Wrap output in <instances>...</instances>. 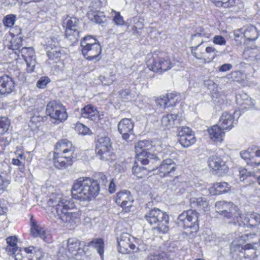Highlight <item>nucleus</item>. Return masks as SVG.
<instances>
[{"instance_id":"14","label":"nucleus","mask_w":260,"mask_h":260,"mask_svg":"<svg viewBox=\"0 0 260 260\" xmlns=\"http://www.w3.org/2000/svg\"><path fill=\"white\" fill-rule=\"evenodd\" d=\"M131 239L130 235L126 233L121 234L117 238L118 249L120 253L126 254L131 250H135L136 246L131 242Z\"/></svg>"},{"instance_id":"59","label":"nucleus","mask_w":260,"mask_h":260,"mask_svg":"<svg viewBox=\"0 0 260 260\" xmlns=\"http://www.w3.org/2000/svg\"><path fill=\"white\" fill-rule=\"evenodd\" d=\"M232 68V65L230 63H225L222 64V66L219 67L218 71L219 72H226L228 71H230Z\"/></svg>"},{"instance_id":"39","label":"nucleus","mask_w":260,"mask_h":260,"mask_svg":"<svg viewBox=\"0 0 260 260\" xmlns=\"http://www.w3.org/2000/svg\"><path fill=\"white\" fill-rule=\"evenodd\" d=\"M216 6L227 8L233 6L235 0H211Z\"/></svg>"},{"instance_id":"24","label":"nucleus","mask_w":260,"mask_h":260,"mask_svg":"<svg viewBox=\"0 0 260 260\" xmlns=\"http://www.w3.org/2000/svg\"><path fill=\"white\" fill-rule=\"evenodd\" d=\"M234 117L233 114L224 112L221 116L219 124L222 129L230 130L233 127Z\"/></svg>"},{"instance_id":"9","label":"nucleus","mask_w":260,"mask_h":260,"mask_svg":"<svg viewBox=\"0 0 260 260\" xmlns=\"http://www.w3.org/2000/svg\"><path fill=\"white\" fill-rule=\"evenodd\" d=\"M112 144L108 137H101L96 142L95 151L100 159L103 160H113L115 154L111 151Z\"/></svg>"},{"instance_id":"37","label":"nucleus","mask_w":260,"mask_h":260,"mask_svg":"<svg viewBox=\"0 0 260 260\" xmlns=\"http://www.w3.org/2000/svg\"><path fill=\"white\" fill-rule=\"evenodd\" d=\"M167 99L169 106L172 107L175 105L177 102L178 101L180 95L178 94L176 92L168 93L165 95Z\"/></svg>"},{"instance_id":"62","label":"nucleus","mask_w":260,"mask_h":260,"mask_svg":"<svg viewBox=\"0 0 260 260\" xmlns=\"http://www.w3.org/2000/svg\"><path fill=\"white\" fill-rule=\"evenodd\" d=\"M244 31V27L240 29L236 30L234 32V36L237 38L244 37V34L243 32Z\"/></svg>"},{"instance_id":"1","label":"nucleus","mask_w":260,"mask_h":260,"mask_svg":"<svg viewBox=\"0 0 260 260\" xmlns=\"http://www.w3.org/2000/svg\"><path fill=\"white\" fill-rule=\"evenodd\" d=\"M137 153V160L143 165H149L148 171L158 170L161 177L172 176L176 171V165L172 158H166L161 161L164 154H167L168 148L159 140H142L135 146Z\"/></svg>"},{"instance_id":"55","label":"nucleus","mask_w":260,"mask_h":260,"mask_svg":"<svg viewBox=\"0 0 260 260\" xmlns=\"http://www.w3.org/2000/svg\"><path fill=\"white\" fill-rule=\"evenodd\" d=\"M12 164L13 165L20 167L21 172H23L22 170L24 169L25 162H24L23 160H20L18 158H15L13 157L12 159Z\"/></svg>"},{"instance_id":"17","label":"nucleus","mask_w":260,"mask_h":260,"mask_svg":"<svg viewBox=\"0 0 260 260\" xmlns=\"http://www.w3.org/2000/svg\"><path fill=\"white\" fill-rule=\"evenodd\" d=\"M224 217L230 219V222L235 224H237L240 226L245 225V222H247L246 219H243L244 215L242 214L239 208L235 205H234V207H232V208L228 211V214H224Z\"/></svg>"},{"instance_id":"4","label":"nucleus","mask_w":260,"mask_h":260,"mask_svg":"<svg viewBox=\"0 0 260 260\" xmlns=\"http://www.w3.org/2000/svg\"><path fill=\"white\" fill-rule=\"evenodd\" d=\"M55 150L52 159L56 168L63 169L72 164L75 147L71 142L67 139L58 141L55 145Z\"/></svg>"},{"instance_id":"23","label":"nucleus","mask_w":260,"mask_h":260,"mask_svg":"<svg viewBox=\"0 0 260 260\" xmlns=\"http://www.w3.org/2000/svg\"><path fill=\"white\" fill-rule=\"evenodd\" d=\"M224 129L220 125H214L208 129V133L211 140L215 144H220L224 136Z\"/></svg>"},{"instance_id":"10","label":"nucleus","mask_w":260,"mask_h":260,"mask_svg":"<svg viewBox=\"0 0 260 260\" xmlns=\"http://www.w3.org/2000/svg\"><path fill=\"white\" fill-rule=\"evenodd\" d=\"M46 113L51 118L59 122L65 121L68 117L64 106L56 101H50L46 107Z\"/></svg>"},{"instance_id":"45","label":"nucleus","mask_w":260,"mask_h":260,"mask_svg":"<svg viewBox=\"0 0 260 260\" xmlns=\"http://www.w3.org/2000/svg\"><path fill=\"white\" fill-rule=\"evenodd\" d=\"M24 60L27 64V72L28 73L33 72L36 64V61L35 58H26Z\"/></svg>"},{"instance_id":"44","label":"nucleus","mask_w":260,"mask_h":260,"mask_svg":"<svg viewBox=\"0 0 260 260\" xmlns=\"http://www.w3.org/2000/svg\"><path fill=\"white\" fill-rule=\"evenodd\" d=\"M240 155L241 157L246 161L248 165L251 166V167H253L252 164L250 163L249 161H251L252 159L255 160V157L251 156L248 151H242L240 152Z\"/></svg>"},{"instance_id":"13","label":"nucleus","mask_w":260,"mask_h":260,"mask_svg":"<svg viewBox=\"0 0 260 260\" xmlns=\"http://www.w3.org/2000/svg\"><path fill=\"white\" fill-rule=\"evenodd\" d=\"M180 144L184 147H188L194 144L196 139L191 129L188 127H182L179 132Z\"/></svg>"},{"instance_id":"16","label":"nucleus","mask_w":260,"mask_h":260,"mask_svg":"<svg viewBox=\"0 0 260 260\" xmlns=\"http://www.w3.org/2000/svg\"><path fill=\"white\" fill-rule=\"evenodd\" d=\"M148 66L150 70L158 73L167 71L172 68L170 60L167 57H161L154 58L151 65Z\"/></svg>"},{"instance_id":"46","label":"nucleus","mask_w":260,"mask_h":260,"mask_svg":"<svg viewBox=\"0 0 260 260\" xmlns=\"http://www.w3.org/2000/svg\"><path fill=\"white\" fill-rule=\"evenodd\" d=\"M77 131L83 135H88L90 133V129L82 123H78L76 126Z\"/></svg>"},{"instance_id":"11","label":"nucleus","mask_w":260,"mask_h":260,"mask_svg":"<svg viewBox=\"0 0 260 260\" xmlns=\"http://www.w3.org/2000/svg\"><path fill=\"white\" fill-rule=\"evenodd\" d=\"M78 23L79 19L75 17H67L63 22L66 28V37L72 43L76 42L80 37L79 32L77 29Z\"/></svg>"},{"instance_id":"38","label":"nucleus","mask_w":260,"mask_h":260,"mask_svg":"<svg viewBox=\"0 0 260 260\" xmlns=\"http://www.w3.org/2000/svg\"><path fill=\"white\" fill-rule=\"evenodd\" d=\"M10 124V122L7 118L0 117V135L5 134L8 131Z\"/></svg>"},{"instance_id":"47","label":"nucleus","mask_w":260,"mask_h":260,"mask_svg":"<svg viewBox=\"0 0 260 260\" xmlns=\"http://www.w3.org/2000/svg\"><path fill=\"white\" fill-rule=\"evenodd\" d=\"M10 183V180L9 178L0 174V189H6Z\"/></svg>"},{"instance_id":"5","label":"nucleus","mask_w":260,"mask_h":260,"mask_svg":"<svg viewBox=\"0 0 260 260\" xmlns=\"http://www.w3.org/2000/svg\"><path fill=\"white\" fill-rule=\"evenodd\" d=\"M84 242L72 238L63 241L58 250V258L60 260H69L76 258L78 254L84 252V249L81 246H84Z\"/></svg>"},{"instance_id":"57","label":"nucleus","mask_w":260,"mask_h":260,"mask_svg":"<svg viewBox=\"0 0 260 260\" xmlns=\"http://www.w3.org/2000/svg\"><path fill=\"white\" fill-rule=\"evenodd\" d=\"M242 74L240 71H236L232 72L229 76V78L232 79L233 80H238L242 76Z\"/></svg>"},{"instance_id":"53","label":"nucleus","mask_w":260,"mask_h":260,"mask_svg":"<svg viewBox=\"0 0 260 260\" xmlns=\"http://www.w3.org/2000/svg\"><path fill=\"white\" fill-rule=\"evenodd\" d=\"M105 19V17L103 16V15L101 13H97L93 15V17L91 18V20L95 22L96 23L101 24L103 23L104 20Z\"/></svg>"},{"instance_id":"60","label":"nucleus","mask_w":260,"mask_h":260,"mask_svg":"<svg viewBox=\"0 0 260 260\" xmlns=\"http://www.w3.org/2000/svg\"><path fill=\"white\" fill-rule=\"evenodd\" d=\"M100 79L104 85H109L111 84L113 80V79L109 77H105V76H101Z\"/></svg>"},{"instance_id":"40","label":"nucleus","mask_w":260,"mask_h":260,"mask_svg":"<svg viewBox=\"0 0 260 260\" xmlns=\"http://www.w3.org/2000/svg\"><path fill=\"white\" fill-rule=\"evenodd\" d=\"M114 13L113 21L114 23L118 26H123L125 24V22L123 17L120 15V12L112 10Z\"/></svg>"},{"instance_id":"3","label":"nucleus","mask_w":260,"mask_h":260,"mask_svg":"<svg viewBox=\"0 0 260 260\" xmlns=\"http://www.w3.org/2000/svg\"><path fill=\"white\" fill-rule=\"evenodd\" d=\"M100 191L99 183L90 178H79L73 185L72 192L73 196L83 201H90L94 199Z\"/></svg>"},{"instance_id":"31","label":"nucleus","mask_w":260,"mask_h":260,"mask_svg":"<svg viewBox=\"0 0 260 260\" xmlns=\"http://www.w3.org/2000/svg\"><path fill=\"white\" fill-rule=\"evenodd\" d=\"M244 37L249 40H255L258 36L256 28L253 25L244 27Z\"/></svg>"},{"instance_id":"52","label":"nucleus","mask_w":260,"mask_h":260,"mask_svg":"<svg viewBox=\"0 0 260 260\" xmlns=\"http://www.w3.org/2000/svg\"><path fill=\"white\" fill-rule=\"evenodd\" d=\"M255 160H251L249 162L252 164L253 168H256L260 166V150H258L255 152Z\"/></svg>"},{"instance_id":"58","label":"nucleus","mask_w":260,"mask_h":260,"mask_svg":"<svg viewBox=\"0 0 260 260\" xmlns=\"http://www.w3.org/2000/svg\"><path fill=\"white\" fill-rule=\"evenodd\" d=\"M234 205H235L232 202H226L223 208L224 210L222 215L224 217V214H228V211H229L232 207H234Z\"/></svg>"},{"instance_id":"34","label":"nucleus","mask_w":260,"mask_h":260,"mask_svg":"<svg viewBox=\"0 0 260 260\" xmlns=\"http://www.w3.org/2000/svg\"><path fill=\"white\" fill-rule=\"evenodd\" d=\"M135 150L136 151V149H135ZM136 159L135 165L133 167L132 170H133V173L137 177H138V178H141L145 174L144 173H143V172L145 170H147L148 171V168L149 167V165H148V166L147 167V168L141 167L139 166L138 164L139 162L141 163L142 165H143L140 161H138V160H137V153L136 151Z\"/></svg>"},{"instance_id":"35","label":"nucleus","mask_w":260,"mask_h":260,"mask_svg":"<svg viewBox=\"0 0 260 260\" xmlns=\"http://www.w3.org/2000/svg\"><path fill=\"white\" fill-rule=\"evenodd\" d=\"M190 202L194 206H197L202 209H205L207 207L208 203L205 198L200 197L198 198H191Z\"/></svg>"},{"instance_id":"51","label":"nucleus","mask_w":260,"mask_h":260,"mask_svg":"<svg viewBox=\"0 0 260 260\" xmlns=\"http://www.w3.org/2000/svg\"><path fill=\"white\" fill-rule=\"evenodd\" d=\"M201 44L198 45L195 47L194 49L192 50V53L193 54L194 56L197 58L201 59L205 57L204 53H202L200 51V47Z\"/></svg>"},{"instance_id":"27","label":"nucleus","mask_w":260,"mask_h":260,"mask_svg":"<svg viewBox=\"0 0 260 260\" xmlns=\"http://www.w3.org/2000/svg\"><path fill=\"white\" fill-rule=\"evenodd\" d=\"M236 98L243 109H251L254 105L253 101L246 93L242 92L239 94Z\"/></svg>"},{"instance_id":"33","label":"nucleus","mask_w":260,"mask_h":260,"mask_svg":"<svg viewBox=\"0 0 260 260\" xmlns=\"http://www.w3.org/2000/svg\"><path fill=\"white\" fill-rule=\"evenodd\" d=\"M22 44V39L21 37L17 36H13L10 41L9 44H8V47L10 49L13 50H17L18 52H20V48Z\"/></svg>"},{"instance_id":"20","label":"nucleus","mask_w":260,"mask_h":260,"mask_svg":"<svg viewBox=\"0 0 260 260\" xmlns=\"http://www.w3.org/2000/svg\"><path fill=\"white\" fill-rule=\"evenodd\" d=\"M30 233L35 237H40L47 242L50 241V235L48 231L45 230L44 228L41 226L35 221L31 219Z\"/></svg>"},{"instance_id":"56","label":"nucleus","mask_w":260,"mask_h":260,"mask_svg":"<svg viewBox=\"0 0 260 260\" xmlns=\"http://www.w3.org/2000/svg\"><path fill=\"white\" fill-rule=\"evenodd\" d=\"M204 85L206 87H207L209 90H212V91H214V89L216 88V85L215 83L211 80H206L204 81Z\"/></svg>"},{"instance_id":"22","label":"nucleus","mask_w":260,"mask_h":260,"mask_svg":"<svg viewBox=\"0 0 260 260\" xmlns=\"http://www.w3.org/2000/svg\"><path fill=\"white\" fill-rule=\"evenodd\" d=\"M180 121V117L178 114H168L164 115L161 120L162 127L164 129H169L174 126H177Z\"/></svg>"},{"instance_id":"15","label":"nucleus","mask_w":260,"mask_h":260,"mask_svg":"<svg viewBox=\"0 0 260 260\" xmlns=\"http://www.w3.org/2000/svg\"><path fill=\"white\" fill-rule=\"evenodd\" d=\"M209 167L214 171H217L216 173L222 174L228 173L229 167L226 162L221 157L213 155L208 159Z\"/></svg>"},{"instance_id":"43","label":"nucleus","mask_w":260,"mask_h":260,"mask_svg":"<svg viewBox=\"0 0 260 260\" xmlns=\"http://www.w3.org/2000/svg\"><path fill=\"white\" fill-rule=\"evenodd\" d=\"M15 21V16L13 14H10L5 17L3 19V23L5 26L10 27L14 25Z\"/></svg>"},{"instance_id":"36","label":"nucleus","mask_w":260,"mask_h":260,"mask_svg":"<svg viewBox=\"0 0 260 260\" xmlns=\"http://www.w3.org/2000/svg\"><path fill=\"white\" fill-rule=\"evenodd\" d=\"M24 59L26 58H34L35 56V51L32 47H23L19 52Z\"/></svg>"},{"instance_id":"28","label":"nucleus","mask_w":260,"mask_h":260,"mask_svg":"<svg viewBox=\"0 0 260 260\" xmlns=\"http://www.w3.org/2000/svg\"><path fill=\"white\" fill-rule=\"evenodd\" d=\"M230 189V187L228 183L225 182H217L213 185V186L211 187L209 190L211 193L214 194H219L227 192Z\"/></svg>"},{"instance_id":"6","label":"nucleus","mask_w":260,"mask_h":260,"mask_svg":"<svg viewBox=\"0 0 260 260\" xmlns=\"http://www.w3.org/2000/svg\"><path fill=\"white\" fill-rule=\"evenodd\" d=\"M81 52L83 55L89 60H99L102 48L99 41L91 36H85L81 41Z\"/></svg>"},{"instance_id":"50","label":"nucleus","mask_w":260,"mask_h":260,"mask_svg":"<svg viewBox=\"0 0 260 260\" xmlns=\"http://www.w3.org/2000/svg\"><path fill=\"white\" fill-rule=\"evenodd\" d=\"M225 202L226 201H218L217 202L215 205L216 212L219 213L221 215L223 212V208L225 206Z\"/></svg>"},{"instance_id":"8","label":"nucleus","mask_w":260,"mask_h":260,"mask_svg":"<svg viewBox=\"0 0 260 260\" xmlns=\"http://www.w3.org/2000/svg\"><path fill=\"white\" fill-rule=\"evenodd\" d=\"M199 214L195 210H188L183 212L178 217V223L184 229H189V232H197L199 229Z\"/></svg>"},{"instance_id":"29","label":"nucleus","mask_w":260,"mask_h":260,"mask_svg":"<svg viewBox=\"0 0 260 260\" xmlns=\"http://www.w3.org/2000/svg\"><path fill=\"white\" fill-rule=\"evenodd\" d=\"M104 242L101 238L94 239L88 243V246L93 247L97 250L102 258L104 253Z\"/></svg>"},{"instance_id":"48","label":"nucleus","mask_w":260,"mask_h":260,"mask_svg":"<svg viewBox=\"0 0 260 260\" xmlns=\"http://www.w3.org/2000/svg\"><path fill=\"white\" fill-rule=\"evenodd\" d=\"M156 103L157 105L160 106V107L164 108L170 107V106L168 105L169 104L165 95L161 96L158 98L156 100Z\"/></svg>"},{"instance_id":"26","label":"nucleus","mask_w":260,"mask_h":260,"mask_svg":"<svg viewBox=\"0 0 260 260\" xmlns=\"http://www.w3.org/2000/svg\"><path fill=\"white\" fill-rule=\"evenodd\" d=\"M17 238L15 236H12L8 237L6 239V241L8 245L6 247V250L9 253V254L14 255L15 258V255L18 253L19 251H22L21 249H18L17 246Z\"/></svg>"},{"instance_id":"41","label":"nucleus","mask_w":260,"mask_h":260,"mask_svg":"<svg viewBox=\"0 0 260 260\" xmlns=\"http://www.w3.org/2000/svg\"><path fill=\"white\" fill-rule=\"evenodd\" d=\"M250 216V217L245 218L243 217V219H246L247 222H245V224H253L256 223H260V215L256 213L250 214L248 215Z\"/></svg>"},{"instance_id":"64","label":"nucleus","mask_w":260,"mask_h":260,"mask_svg":"<svg viewBox=\"0 0 260 260\" xmlns=\"http://www.w3.org/2000/svg\"><path fill=\"white\" fill-rule=\"evenodd\" d=\"M116 190V186L113 180H111L109 185V191L111 193H113Z\"/></svg>"},{"instance_id":"18","label":"nucleus","mask_w":260,"mask_h":260,"mask_svg":"<svg viewBox=\"0 0 260 260\" xmlns=\"http://www.w3.org/2000/svg\"><path fill=\"white\" fill-rule=\"evenodd\" d=\"M134 125V122L129 118H123L119 121L118 129L123 139L127 140L129 139V134L133 133Z\"/></svg>"},{"instance_id":"12","label":"nucleus","mask_w":260,"mask_h":260,"mask_svg":"<svg viewBox=\"0 0 260 260\" xmlns=\"http://www.w3.org/2000/svg\"><path fill=\"white\" fill-rule=\"evenodd\" d=\"M42 256L41 251L29 246L25 248L23 251H19L15 255V260H40Z\"/></svg>"},{"instance_id":"42","label":"nucleus","mask_w":260,"mask_h":260,"mask_svg":"<svg viewBox=\"0 0 260 260\" xmlns=\"http://www.w3.org/2000/svg\"><path fill=\"white\" fill-rule=\"evenodd\" d=\"M205 51L206 53L208 54L207 59L209 61L214 59L218 53V51L216 50V49L212 46L207 47L206 48Z\"/></svg>"},{"instance_id":"25","label":"nucleus","mask_w":260,"mask_h":260,"mask_svg":"<svg viewBox=\"0 0 260 260\" xmlns=\"http://www.w3.org/2000/svg\"><path fill=\"white\" fill-rule=\"evenodd\" d=\"M82 116L91 120H95L99 117V112L96 109L91 105L83 107L81 111Z\"/></svg>"},{"instance_id":"49","label":"nucleus","mask_w":260,"mask_h":260,"mask_svg":"<svg viewBox=\"0 0 260 260\" xmlns=\"http://www.w3.org/2000/svg\"><path fill=\"white\" fill-rule=\"evenodd\" d=\"M50 82V80L47 77H42L37 82V87L40 88H44L47 84Z\"/></svg>"},{"instance_id":"61","label":"nucleus","mask_w":260,"mask_h":260,"mask_svg":"<svg viewBox=\"0 0 260 260\" xmlns=\"http://www.w3.org/2000/svg\"><path fill=\"white\" fill-rule=\"evenodd\" d=\"M148 247L149 246L147 244L144 243L143 242H142L138 244V247L136 248L137 250H136V251L137 250L141 251H145L147 250H148Z\"/></svg>"},{"instance_id":"7","label":"nucleus","mask_w":260,"mask_h":260,"mask_svg":"<svg viewBox=\"0 0 260 260\" xmlns=\"http://www.w3.org/2000/svg\"><path fill=\"white\" fill-rule=\"evenodd\" d=\"M151 225H156L154 230L158 233H165L169 231V216L158 208H154L147 212L144 216Z\"/></svg>"},{"instance_id":"63","label":"nucleus","mask_w":260,"mask_h":260,"mask_svg":"<svg viewBox=\"0 0 260 260\" xmlns=\"http://www.w3.org/2000/svg\"><path fill=\"white\" fill-rule=\"evenodd\" d=\"M129 89H124L120 91L119 94L121 98L125 100L126 97L129 95Z\"/></svg>"},{"instance_id":"2","label":"nucleus","mask_w":260,"mask_h":260,"mask_svg":"<svg viewBox=\"0 0 260 260\" xmlns=\"http://www.w3.org/2000/svg\"><path fill=\"white\" fill-rule=\"evenodd\" d=\"M47 210L51 216L58 217L66 223L76 224L79 222L81 211L74 202L63 198L62 193H52L47 201Z\"/></svg>"},{"instance_id":"21","label":"nucleus","mask_w":260,"mask_h":260,"mask_svg":"<svg viewBox=\"0 0 260 260\" xmlns=\"http://www.w3.org/2000/svg\"><path fill=\"white\" fill-rule=\"evenodd\" d=\"M15 88L13 79L7 75L0 77V95L11 93Z\"/></svg>"},{"instance_id":"54","label":"nucleus","mask_w":260,"mask_h":260,"mask_svg":"<svg viewBox=\"0 0 260 260\" xmlns=\"http://www.w3.org/2000/svg\"><path fill=\"white\" fill-rule=\"evenodd\" d=\"M213 42L217 45H224L226 44L225 39L221 36L216 35L215 36L213 39Z\"/></svg>"},{"instance_id":"19","label":"nucleus","mask_w":260,"mask_h":260,"mask_svg":"<svg viewBox=\"0 0 260 260\" xmlns=\"http://www.w3.org/2000/svg\"><path fill=\"white\" fill-rule=\"evenodd\" d=\"M115 202L118 205L123 208L131 207L134 202V199L128 190H123L117 193Z\"/></svg>"},{"instance_id":"32","label":"nucleus","mask_w":260,"mask_h":260,"mask_svg":"<svg viewBox=\"0 0 260 260\" xmlns=\"http://www.w3.org/2000/svg\"><path fill=\"white\" fill-rule=\"evenodd\" d=\"M145 260H172L169 252L162 251L160 253L150 254L147 255Z\"/></svg>"},{"instance_id":"30","label":"nucleus","mask_w":260,"mask_h":260,"mask_svg":"<svg viewBox=\"0 0 260 260\" xmlns=\"http://www.w3.org/2000/svg\"><path fill=\"white\" fill-rule=\"evenodd\" d=\"M53 46L54 48L50 47V49H49V47L47 48V54L49 60L57 62L61 55V49L59 47L55 46V44Z\"/></svg>"}]
</instances>
